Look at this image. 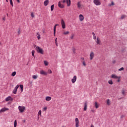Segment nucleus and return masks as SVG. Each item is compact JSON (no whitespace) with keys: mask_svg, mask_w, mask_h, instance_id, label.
<instances>
[{"mask_svg":"<svg viewBox=\"0 0 127 127\" xmlns=\"http://www.w3.org/2000/svg\"><path fill=\"white\" fill-rule=\"evenodd\" d=\"M15 75H16V72L15 71L13 72L11 74V76H13V77H14Z\"/></svg>","mask_w":127,"mask_h":127,"instance_id":"28","label":"nucleus"},{"mask_svg":"<svg viewBox=\"0 0 127 127\" xmlns=\"http://www.w3.org/2000/svg\"><path fill=\"white\" fill-rule=\"evenodd\" d=\"M58 6L59 7H60L61 8H64V5L62 4L61 3V1H59L58 3Z\"/></svg>","mask_w":127,"mask_h":127,"instance_id":"12","label":"nucleus"},{"mask_svg":"<svg viewBox=\"0 0 127 127\" xmlns=\"http://www.w3.org/2000/svg\"><path fill=\"white\" fill-rule=\"evenodd\" d=\"M6 2H8V0H6Z\"/></svg>","mask_w":127,"mask_h":127,"instance_id":"56","label":"nucleus"},{"mask_svg":"<svg viewBox=\"0 0 127 127\" xmlns=\"http://www.w3.org/2000/svg\"><path fill=\"white\" fill-rule=\"evenodd\" d=\"M41 110L39 111L38 113V120H39V116L40 117H41Z\"/></svg>","mask_w":127,"mask_h":127,"instance_id":"19","label":"nucleus"},{"mask_svg":"<svg viewBox=\"0 0 127 127\" xmlns=\"http://www.w3.org/2000/svg\"><path fill=\"white\" fill-rule=\"evenodd\" d=\"M55 33H56V26L54 27V35L55 36Z\"/></svg>","mask_w":127,"mask_h":127,"instance_id":"22","label":"nucleus"},{"mask_svg":"<svg viewBox=\"0 0 127 127\" xmlns=\"http://www.w3.org/2000/svg\"><path fill=\"white\" fill-rule=\"evenodd\" d=\"M81 60H84V58H81Z\"/></svg>","mask_w":127,"mask_h":127,"instance_id":"54","label":"nucleus"},{"mask_svg":"<svg viewBox=\"0 0 127 127\" xmlns=\"http://www.w3.org/2000/svg\"><path fill=\"white\" fill-rule=\"evenodd\" d=\"M72 51H73L74 54H75V48L72 49Z\"/></svg>","mask_w":127,"mask_h":127,"instance_id":"44","label":"nucleus"},{"mask_svg":"<svg viewBox=\"0 0 127 127\" xmlns=\"http://www.w3.org/2000/svg\"><path fill=\"white\" fill-rule=\"evenodd\" d=\"M47 110V108L46 107H44L43 109V112H45L46 110Z\"/></svg>","mask_w":127,"mask_h":127,"instance_id":"36","label":"nucleus"},{"mask_svg":"<svg viewBox=\"0 0 127 127\" xmlns=\"http://www.w3.org/2000/svg\"><path fill=\"white\" fill-rule=\"evenodd\" d=\"M3 20H5V17H4L3 18H2Z\"/></svg>","mask_w":127,"mask_h":127,"instance_id":"49","label":"nucleus"},{"mask_svg":"<svg viewBox=\"0 0 127 127\" xmlns=\"http://www.w3.org/2000/svg\"><path fill=\"white\" fill-rule=\"evenodd\" d=\"M34 51H32V55L33 57H34Z\"/></svg>","mask_w":127,"mask_h":127,"instance_id":"39","label":"nucleus"},{"mask_svg":"<svg viewBox=\"0 0 127 127\" xmlns=\"http://www.w3.org/2000/svg\"><path fill=\"white\" fill-rule=\"evenodd\" d=\"M8 101H13V98H11L10 96H8L5 99L6 102H8Z\"/></svg>","mask_w":127,"mask_h":127,"instance_id":"8","label":"nucleus"},{"mask_svg":"<svg viewBox=\"0 0 127 127\" xmlns=\"http://www.w3.org/2000/svg\"><path fill=\"white\" fill-rule=\"evenodd\" d=\"M115 3H114V2H111V4H109V6H111V5H114Z\"/></svg>","mask_w":127,"mask_h":127,"instance_id":"37","label":"nucleus"},{"mask_svg":"<svg viewBox=\"0 0 127 127\" xmlns=\"http://www.w3.org/2000/svg\"><path fill=\"white\" fill-rule=\"evenodd\" d=\"M79 17V20L80 21H83V20H84V16H83V15L80 14Z\"/></svg>","mask_w":127,"mask_h":127,"instance_id":"14","label":"nucleus"},{"mask_svg":"<svg viewBox=\"0 0 127 127\" xmlns=\"http://www.w3.org/2000/svg\"><path fill=\"white\" fill-rule=\"evenodd\" d=\"M31 16H32V17H34V14H33V13H31Z\"/></svg>","mask_w":127,"mask_h":127,"instance_id":"43","label":"nucleus"},{"mask_svg":"<svg viewBox=\"0 0 127 127\" xmlns=\"http://www.w3.org/2000/svg\"><path fill=\"white\" fill-rule=\"evenodd\" d=\"M124 69V67H121L119 69V71H123Z\"/></svg>","mask_w":127,"mask_h":127,"instance_id":"40","label":"nucleus"},{"mask_svg":"<svg viewBox=\"0 0 127 127\" xmlns=\"http://www.w3.org/2000/svg\"><path fill=\"white\" fill-rule=\"evenodd\" d=\"M108 83H109V84H110V85H113V81H112V80H109L108 81Z\"/></svg>","mask_w":127,"mask_h":127,"instance_id":"33","label":"nucleus"},{"mask_svg":"<svg viewBox=\"0 0 127 127\" xmlns=\"http://www.w3.org/2000/svg\"><path fill=\"white\" fill-rule=\"evenodd\" d=\"M123 118H125V116H124V115H122V116L121 117V119H123Z\"/></svg>","mask_w":127,"mask_h":127,"instance_id":"47","label":"nucleus"},{"mask_svg":"<svg viewBox=\"0 0 127 127\" xmlns=\"http://www.w3.org/2000/svg\"><path fill=\"white\" fill-rule=\"evenodd\" d=\"M93 2L96 5H101L100 0H94Z\"/></svg>","mask_w":127,"mask_h":127,"instance_id":"5","label":"nucleus"},{"mask_svg":"<svg viewBox=\"0 0 127 127\" xmlns=\"http://www.w3.org/2000/svg\"><path fill=\"white\" fill-rule=\"evenodd\" d=\"M17 125V123L16 122V120H15L14 123V127H16Z\"/></svg>","mask_w":127,"mask_h":127,"instance_id":"31","label":"nucleus"},{"mask_svg":"<svg viewBox=\"0 0 127 127\" xmlns=\"http://www.w3.org/2000/svg\"><path fill=\"white\" fill-rule=\"evenodd\" d=\"M33 79H37V75H32Z\"/></svg>","mask_w":127,"mask_h":127,"instance_id":"27","label":"nucleus"},{"mask_svg":"<svg viewBox=\"0 0 127 127\" xmlns=\"http://www.w3.org/2000/svg\"><path fill=\"white\" fill-rule=\"evenodd\" d=\"M96 43H97V44H98L99 45H101V40H100V39H99V38H97Z\"/></svg>","mask_w":127,"mask_h":127,"instance_id":"16","label":"nucleus"},{"mask_svg":"<svg viewBox=\"0 0 127 127\" xmlns=\"http://www.w3.org/2000/svg\"><path fill=\"white\" fill-rule=\"evenodd\" d=\"M18 88H19V85H17L12 91L13 94H16Z\"/></svg>","mask_w":127,"mask_h":127,"instance_id":"6","label":"nucleus"},{"mask_svg":"<svg viewBox=\"0 0 127 127\" xmlns=\"http://www.w3.org/2000/svg\"><path fill=\"white\" fill-rule=\"evenodd\" d=\"M23 122H24V123H25V120H24V121H23Z\"/></svg>","mask_w":127,"mask_h":127,"instance_id":"57","label":"nucleus"},{"mask_svg":"<svg viewBox=\"0 0 127 127\" xmlns=\"http://www.w3.org/2000/svg\"><path fill=\"white\" fill-rule=\"evenodd\" d=\"M61 24H62V28H63L64 29H65V28H66V25L65 24V22L64 21V20L62 19Z\"/></svg>","mask_w":127,"mask_h":127,"instance_id":"4","label":"nucleus"},{"mask_svg":"<svg viewBox=\"0 0 127 127\" xmlns=\"http://www.w3.org/2000/svg\"><path fill=\"white\" fill-rule=\"evenodd\" d=\"M48 73H49L50 74H51V73H52V71H51V70H50V69H49Z\"/></svg>","mask_w":127,"mask_h":127,"instance_id":"42","label":"nucleus"},{"mask_svg":"<svg viewBox=\"0 0 127 127\" xmlns=\"http://www.w3.org/2000/svg\"><path fill=\"white\" fill-rule=\"evenodd\" d=\"M91 112H92V113H95V111L93 110H91Z\"/></svg>","mask_w":127,"mask_h":127,"instance_id":"50","label":"nucleus"},{"mask_svg":"<svg viewBox=\"0 0 127 127\" xmlns=\"http://www.w3.org/2000/svg\"><path fill=\"white\" fill-rule=\"evenodd\" d=\"M57 46H58V45L57 44V42L56 43Z\"/></svg>","mask_w":127,"mask_h":127,"instance_id":"55","label":"nucleus"},{"mask_svg":"<svg viewBox=\"0 0 127 127\" xmlns=\"http://www.w3.org/2000/svg\"><path fill=\"white\" fill-rule=\"evenodd\" d=\"M111 78H112L113 79H118L119 76L116 75L115 74H112L111 75Z\"/></svg>","mask_w":127,"mask_h":127,"instance_id":"17","label":"nucleus"},{"mask_svg":"<svg viewBox=\"0 0 127 127\" xmlns=\"http://www.w3.org/2000/svg\"><path fill=\"white\" fill-rule=\"evenodd\" d=\"M82 6V4H81V1H79L77 2V7L78 8H80Z\"/></svg>","mask_w":127,"mask_h":127,"instance_id":"20","label":"nucleus"},{"mask_svg":"<svg viewBox=\"0 0 127 127\" xmlns=\"http://www.w3.org/2000/svg\"><path fill=\"white\" fill-rule=\"evenodd\" d=\"M18 34H20V30H18Z\"/></svg>","mask_w":127,"mask_h":127,"instance_id":"48","label":"nucleus"},{"mask_svg":"<svg viewBox=\"0 0 127 127\" xmlns=\"http://www.w3.org/2000/svg\"><path fill=\"white\" fill-rule=\"evenodd\" d=\"M1 44V43H0V45Z\"/></svg>","mask_w":127,"mask_h":127,"instance_id":"60","label":"nucleus"},{"mask_svg":"<svg viewBox=\"0 0 127 127\" xmlns=\"http://www.w3.org/2000/svg\"><path fill=\"white\" fill-rule=\"evenodd\" d=\"M74 36H75V35L73 34H71V36L70 37V39H73L74 38Z\"/></svg>","mask_w":127,"mask_h":127,"instance_id":"35","label":"nucleus"},{"mask_svg":"<svg viewBox=\"0 0 127 127\" xmlns=\"http://www.w3.org/2000/svg\"><path fill=\"white\" fill-rule=\"evenodd\" d=\"M54 9V4H53L51 6V11H53Z\"/></svg>","mask_w":127,"mask_h":127,"instance_id":"23","label":"nucleus"},{"mask_svg":"<svg viewBox=\"0 0 127 127\" xmlns=\"http://www.w3.org/2000/svg\"><path fill=\"white\" fill-rule=\"evenodd\" d=\"M10 3L12 6H13V3L12 2V0H10Z\"/></svg>","mask_w":127,"mask_h":127,"instance_id":"34","label":"nucleus"},{"mask_svg":"<svg viewBox=\"0 0 127 127\" xmlns=\"http://www.w3.org/2000/svg\"><path fill=\"white\" fill-rule=\"evenodd\" d=\"M126 15H122V16H121V19H124V18H126Z\"/></svg>","mask_w":127,"mask_h":127,"instance_id":"32","label":"nucleus"},{"mask_svg":"<svg viewBox=\"0 0 127 127\" xmlns=\"http://www.w3.org/2000/svg\"><path fill=\"white\" fill-rule=\"evenodd\" d=\"M55 41H56V43L57 42V38L56 39Z\"/></svg>","mask_w":127,"mask_h":127,"instance_id":"52","label":"nucleus"},{"mask_svg":"<svg viewBox=\"0 0 127 127\" xmlns=\"http://www.w3.org/2000/svg\"><path fill=\"white\" fill-rule=\"evenodd\" d=\"M8 108H2L0 110V114H1V113H3V112H5V111H8Z\"/></svg>","mask_w":127,"mask_h":127,"instance_id":"9","label":"nucleus"},{"mask_svg":"<svg viewBox=\"0 0 127 127\" xmlns=\"http://www.w3.org/2000/svg\"><path fill=\"white\" fill-rule=\"evenodd\" d=\"M110 99H108L107 101V105H110Z\"/></svg>","mask_w":127,"mask_h":127,"instance_id":"38","label":"nucleus"},{"mask_svg":"<svg viewBox=\"0 0 127 127\" xmlns=\"http://www.w3.org/2000/svg\"><path fill=\"white\" fill-rule=\"evenodd\" d=\"M82 64H83V65L84 66H86V63H85V61H83V62H82Z\"/></svg>","mask_w":127,"mask_h":127,"instance_id":"41","label":"nucleus"},{"mask_svg":"<svg viewBox=\"0 0 127 127\" xmlns=\"http://www.w3.org/2000/svg\"><path fill=\"white\" fill-rule=\"evenodd\" d=\"M18 109L20 113H23L25 110V107L19 106Z\"/></svg>","mask_w":127,"mask_h":127,"instance_id":"2","label":"nucleus"},{"mask_svg":"<svg viewBox=\"0 0 127 127\" xmlns=\"http://www.w3.org/2000/svg\"><path fill=\"white\" fill-rule=\"evenodd\" d=\"M40 74H41V75H47V72L44 71V70H41L40 71Z\"/></svg>","mask_w":127,"mask_h":127,"instance_id":"10","label":"nucleus"},{"mask_svg":"<svg viewBox=\"0 0 127 127\" xmlns=\"http://www.w3.org/2000/svg\"><path fill=\"white\" fill-rule=\"evenodd\" d=\"M48 3H49V0H46L44 2V5H45V6H47V5H48Z\"/></svg>","mask_w":127,"mask_h":127,"instance_id":"13","label":"nucleus"},{"mask_svg":"<svg viewBox=\"0 0 127 127\" xmlns=\"http://www.w3.org/2000/svg\"><path fill=\"white\" fill-rule=\"evenodd\" d=\"M46 100H47L48 101H49L51 100V97H50V96H47L46 97Z\"/></svg>","mask_w":127,"mask_h":127,"instance_id":"21","label":"nucleus"},{"mask_svg":"<svg viewBox=\"0 0 127 127\" xmlns=\"http://www.w3.org/2000/svg\"><path fill=\"white\" fill-rule=\"evenodd\" d=\"M120 78H121V77H118V80H117V82H120L121 81L120 80Z\"/></svg>","mask_w":127,"mask_h":127,"instance_id":"45","label":"nucleus"},{"mask_svg":"<svg viewBox=\"0 0 127 127\" xmlns=\"http://www.w3.org/2000/svg\"><path fill=\"white\" fill-rule=\"evenodd\" d=\"M76 80H77V76H73V78L71 79V82L72 83H73V84H74V83H75V82H76Z\"/></svg>","mask_w":127,"mask_h":127,"instance_id":"11","label":"nucleus"},{"mask_svg":"<svg viewBox=\"0 0 127 127\" xmlns=\"http://www.w3.org/2000/svg\"><path fill=\"white\" fill-rule=\"evenodd\" d=\"M58 25H59L58 24H57L55 25V26H58Z\"/></svg>","mask_w":127,"mask_h":127,"instance_id":"53","label":"nucleus"},{"mask_svg":"<svg viewBox=\"0 0 127 127\" xmlns=\"http://www.w3.org/2000/svg\"><path fill=\"white\" fill-rule=\"evenodd\" d=\"M70 32L69 31H66V32H64V35H67V34H69Z\"/></svg>","mask_w":127,"mask_h":127,"instance_id":"24","label":"nucleus"},{"mask_svg":"<svg viewBox=\"0 0 127 127\" xmlns=\"http://www.w3.org/2000/svg\"><path fill=\"white\" fill-rule=\"evenodd\" d=\"M90 60H93L94 57H95V54L94 52H91L90 54Z\"/></svg>","mask_w":127,"mask_h":127,"instance_id":"7","label":"nucleus"},{"mask_svg":"<svg viewBox=\"0 0 127 127\" xmlns=\"http://www.w3.org/2000/svg\"><path fill=\"white\" fill-rule=\"evenodd\" d=\"M37 37L38 40H40L41 38V37H40V33H37Z\"/></svg>","mask_w":127,"mask_h":127,"instance_id":"18","label":"nucleus"},{"mask_svg":"<svg viewBox=\"0 0 127 127\" xmlns=\"http://www.w3.org/2000/svg\"><path fill=\"white\" fill-rule=\"evenodd\" d=\"M20 88L21 90V92H23V85H20Z\"/></svg>","mask_w":127,"mask_h":127,"instance_id":"29","label":"nucleus"},{"mask_svg":"<svg viewBox=\"0 0 127 127\" xmlns=\"http://www.w3.org/2000/svg\"><path fill=\"white\" fill-rule=\"evenodd\" d=\"M17 2H20V1L19 0H17Z\"/></svg>","mask_w":127,"mask_h":127,"instance_id":"51","label":"nucleus"},{"mask_svg":"<svg viewBox=\"0 0 127 127\" xmlns=\"http://www.w3.org/2000/svg\"><path fill=\"white\" fill-rule=\"evenodd\" d=\"M122 94H123V95H125V90H123L122 91Z\"/></svg>","mask_w":127,"mask_h":127,"instance_id":"46","label":"nucleus"},{"mask_svg":"<svg viewBox=\"0 0 127 127\" xmlns=\"http://www.w3.org/2000/svg\"><path fill=\"white\" fill-rule=\"evenodd\" d=\"M34 47L38 52V53H40V54H43V49L39 47V46H37L36 45H34Z\"/></svg>","mask_w":127,"mask_h":127,"instance_id":"1","label":"nucleus"},{"mask_svg":"<svg viewBox=\"0 0 127 127\" xmlns=\"http://www.w3.org/2000/svg\"><path fill=\"white\" fill-rule=\"evenodd\" d=\"M95 107L96 109H98V108H99V105H98V103H97V102H96L95 103Z\"/></svg>","mask_w":127,"mask_h":127,"instance_id":"25","label":"nucleus"},{"mask_svg":"<svg viewBox=\"0 0 127 127\" xmlns=\"http://www.w3.org/2000/svg\"><path fill=\"white\" fill-rule=\"evenodd\" d=\"M92 35H93V39H94V40H95V39H96V35L95 34V33L93 32Z\"/></svg>","mask_w":127,"mask_h":127,"instance_id":"30","label":"nucleus"},{"mask_svg":"<svg viewBox=\"0 0 127 127\" xmlns=\"http://www.w3.org/2000/svg\"><path fill=\"white\" fill-rule=\"evenodd\" d=\"M63 3H65V2H66L67 4V6H70L71 4V0H64L62 1Z\"/></svg>","mask_w":127,"mask_h":127,"instance_id":"3","label":"nucleus"},{"mask_svg":"<svg viewBox=\"0 0 127 127\" xmlns=\"http://www.w3.org/2000/svg\"><path fill=\"white\" fill-rule=\"evenodd\" d=\"M87 106H88V103L87 102H85V103H84V111H87Z\"/></svg>","mask_w":127,"mask_h":127,"instance_id":"15","label":"nucleus"},{"mask_svg":"<svg viewBox=\"0 0 127 127\" xmlns=\"http://www.w3.org/2000/svg\"><path fill=\"white\" fill-rule=\"evenodd\" d=\"M44 63L45 66H48V62L46 61H44Z\"/></svg>","mask_w":127,"mask_h":127,"instance_id":"26","label":"nucleus"},{"mask_svg":"<svg viewBox=\"0 0 127 127\" xmlns=\"http://www.w3.org/2000/svg\"><path fill=\"white\" fill-rule=\"evenodd\" d=\"M90 127H94V126H91Z\"/></svg>","mask_w":127,"mask_h":127,"instance_id":"58","label":"nucleus"},{"mask_svg":"<svg viewBox=\"0 0 127 127\" xmlns=\"http://www.w3.org/2000/svg\"><path fill=\"white\" fill-rule=\"evenodd\" d=\"M6 15H7V16H8V14L7 13Z\"/></svg>","mask_w":127,"mask_h":127,"instance_id":"59","label":"nucleus"}]
</instances>
